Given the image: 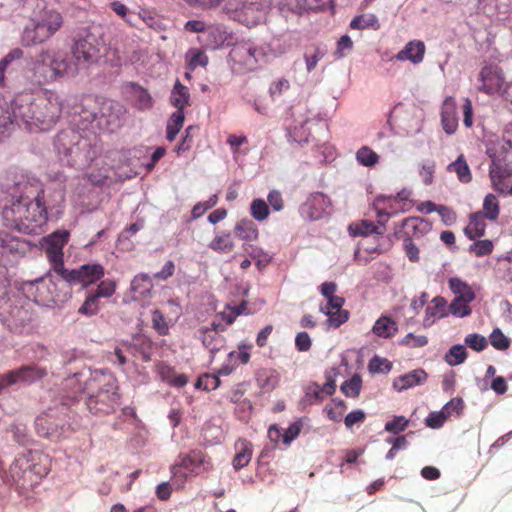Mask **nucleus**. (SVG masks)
<instances>
[{
	"label": "nucleus",
	"instance_id": "nucleus-42",
	"mask_svg": "<svg viewBox=\"0 0 512 512\" xmlns=\"http://www.w3.org/2000/svg\"><path fill=\"white\" fill-rule=\"evenodd\" d=\"M378 223L380 225H375L372 222L369 221H362L360 224L356 225L355 229L353 230V233L355 235H363L368 236L370 234H383L385 231L384 227V221L382 219H378Z\"/></svg>",
	"mask_w": 512,
	"mask_h": 512
},
{
	"label": "nucleus",
	"instance_id": "nucleus-38",
	"mask_svg": "<svg viewBox=\"0 0 512 512\" xmlns=\"http://www.w3.org/2000/svg\"><path fill=\"white\" fill-rule=\"evenodd\" d=\"M447 170L450 172H455L458 179L463 183H468L472 179L469 166L462 155H460L456 161L450 163L447 167Z\"/></svg>",
	"mask_w": 512,
	"mask_h": 512
},
{
	"label": "nucleus",
	"instance_id": "nucleus-11",
	"mask_svg": "<svg viewBox=\"0 0 512 512\" xmlns=\"http://www.w3.org/2000/svg\"><path fill=\"white\" fill-rule=\"evenodd\" d=\"M331 201L321 192L310 194L299 208V213L304 220L317 221L330 213Z\"/></svg>",
	"mask_w": 512,
	"mask_h": 512
},
{
	"label": "nucleus",
	"instance_id": "nucleus-4",
	"mask_svg": "<svg viewBox=\"0 0 512 512\" xmlns=\"http://www.w3.org/2000/svg\"><path fill=\"white\" fill-rule=\"evenodd\" d=\"M48 458L39 451L19 454L10 465L9 474L13 482L23 490L36 486L49 472Z\"/></svg>",
	"mask_w": 512,
	"mask_h": 512
},
{
	"label": "nucleus",
	"instance_id": "nucleus-44",
	"mask_svg": "<svg viewBox=\"0 0 512 512\" xmlns=\"http://www.w3.org/2000/svg\"><path fill=\"white\" fill-rule=\"evenodd\" d=\"M362 388L361 377L357 374L353 375L350 379L344 381L340 387L341 391L347 397L356 398L359 396Z\"/></svg>",
	"mask_w": 512,
	"mask_h": 512
},
{
	"label": "nucleus",
	"instance_id": "nucleus-23",
	"mask_svg": "<svg viewBox=\"0 0 512 512\" xmlns=\"http://www.w3.org/2000/svg\"><path fill=\"white\" fill-rule=\"evenodd\" d=\"M427 380V374L423 369H415L409 373L394 379L393 387L401 392L412 387L421 385Z\"/></svg>",
	"mask_w": 512,
	"mask_h": 512
},
{
	"label": "nucleus",
	"instance_id": "nucleus-59",
	"mask_svg": "<svg viewBox=\"0 0 512 512\" xmlns=\"http://www.w3.org/2000/svg\"><path fill=\"white\" fill-rule=\"evenodd\" d=\"M187 62L189 69L194 70L198 66H205L208 59L203 52L199 50H192L187 54Z\"/></svg>",
	"mask_w": 512,
	"mask_h": 512
},
{
	"label": "nucleus",
	"instance_id": "nucleus-13",
	"mask_svg": "<svg viewBox=\"0 0 512 512\" xmlns=\"http://www.w3.org/2000/svg\"><path fill=\"white\" fill-rule=\"evenodd\" d=\"M104 275V268L100 264H86L82 265L78 269L67 270L60 274V276L71 284H82L88 286Z\"/></svg>",
	"mask_w": 512,
	"mask_h": 512
},
{
	"label": "nucleus",
	"instance_id": "nucleus-50",
	"mask_svg": "<svg viewBox=\"0 0 512 512\" xmlns=\"http://www.w3.org/2000/svg\"><path fill=\"white\" fill-rule=\"evenodd\" d=\"M470 302L471 301L454 298L449 305V311L452 315L456 317H466L471 314V308L469 306Z\"/></svg>",
	"mask_w": 512,
	"mask_h": 512
},
{
	"label": "nucleus",
	"instance_id": "nucleus-22",
	"mask_svg": "<svg viewBox=\"0 0 512 512\" xmlns=\"http://www.w3.org/2000/svg\"><path fill=\"white\" fill-rule=\"evenodd\" d=\"M424 54V43L422 41L413 40L408 42L405 47L395 55V59L398 61L408 60L413 64H419L423 61Z\"/></svg>",
	"mask_w": 512,
	"mask_h": 512
},
{
	"label": "nucleus",
	"instance_id": "nucleus-29",
	"mask_svg": "<svg viewBox=\"0 0 512 512\" xmlns=\"http://www.w3.org/2000/svg\"><path fill=\"white\" fill-rule=\"evenodd\" d=\"M235 235L245 241H254L258 238L259 232L256 224L249 219H242L235 224L234 227Z\"/></svg>",
	"mask_w": 512,
	"mask_h": 512
},
{
	"label": "nucleus",
	"instance_id": "nucleus-58",
	"mask_svg": "<svg viewBox=\"0 0 512 512\" xmlns=\"http://www.w3.org/2000/svg\"><path fill=\"white\" fill-rule=\"evenodd\" d=\"M435 173V163L433 161H425L421 163L419 175L425 185H430L433 182Z\"/></svg>",
	"mask_w": 512,
	"mask_h": 512
},
{
	"label": "nucleus",
	"instance_id": "nucleus-14",
	"mask_svg": "<svg viewBox=\"0 0 512 512\" xmlns=\"http://www.w3.org/2000/svg\"><path fill=\"white\" fill-rule=\"evenodd\" d=\"M400 205L401 199L399 194L396 197L379 195L373 203L378 219H382L384 223L390 217L399 213Z\"/></svg>",
	"mask_w": 512,
	"mask_h": 512
},
{
	"label": "nucleus",
	"instance_id": "nucleus-63",
	"mask_svg": "<svg viewBox=\"0 0 512 512\" xmlns=\"http://www.w3.org/2000/svg\"><path fill=\"white\" fill-rule=\"evenodd\" d=\"M116 290V282L114 280H104L98 286L95 293H93L97 298L101 297H111Z\"/></svg>",
	"mask_w": 512,
	"mask_h": 512
},
{
	"label": "nucleus",
	"instance_id": "nucleus-31",
	"mask_svg": "<svg viewBox=\"0 0 512 512\" xmlns=\"http://www.w3.org/2000/svg\"><path fill=\"white\" fill-rule=\"evenodd\" d=\"M482 212L470 215V221L465 228V234L471 240L480 238L485 234L486 223Z\"/></svg>",
	"mask_w": 512,
	"mask_h": 512
},
{
	"label": "nucleus",
	"instance_id": "nucleus-1",
	"mask_svg": "<svg viewBox=\"0 0 512 512\" xmlns=\"http://www.w3.org/2000/svg\"><path fill=\"white\" fill-rule=\"evenodd\" d=\"M12 107L15 119L31 132L51 129L62 111L60 97L49 90L35 96L20 95L13 100Z\"/></svg>",
	"mask_w": 512,
	"mask_h": 512
},
{
	"label": "nucleus",
	"instance_id": "nucleus-17",
	"mask_svg": "<svg viewBox=\"0 0 512 512\" xmlns=\"http://www.w3.org/2000/svg\"><path fill=\"white\" fill-rule=\"evenodd\" d=\"M125 114L126 111L122 105L116 102H107L102 107L99 123L104 121L107 128L114 131L122 125Z\"/></svg>",
	"mask_w": 512,
	"mask_h": 512
},
{
	"label": "nucleus",
	"instance_id": "nucleus-18",
	"mask_svg": "<svg viewBox=\"0 0 512 512\" xmlns=\"http://www.w3.org/2000/svg\"><path fill=\"white\" fill-rule=\"evenodd\" d=\"M479 76L482 82L480 90L487 94H493L501 91L504 78L497 67H484L482 68Z\"/></svg>",
	"mask_w": 512,
	"mask_h": 512
},
{
	"label": "nucleus",
	"instance_id": "nucleus-62",
	"mask_svg": "<svg viewBox=\"0 0 512 512\" xmlns=\"http://www.w3.org/2000/svg\"><path fill=\"white\" fill-rule=\"evenodd\" d=\"M152 324L154 329L160 335H166L168 333L169 327L165 320L164 315L159 310H154L152 312Z\"/></svg>",
	"mask_w": 512,
	"mask_h": 512
},
{
	"label": "nucleus",
	"instance_id": "nucleus-12",
	"mask_svg": "<svg viewBox=\"0 0 512 512\" xmlns=\"http://www.w3.org/2000/svg\"><path fill=\"white\" fill-rule=\"evenodd\" d=\"M46 375L47 369L45 367H39L37 365L23 366L0 376V391L10 385L18 383H33Z\"/></svg>",
	"mask_w": 512,
	"mask_h": 512
},
{
	"label": "nucleus",
	"instance_id": "nucleus-39",
	"mask_svg": "<svg viewBox=\"0 0 512 512\" xmlns=\"http://www.w3.org/2000/svg\"><path fill=\"white\" fill-rule=\"evenodd\" d=\"M356 161L364 167H373L379 162V156L368 146H362L355 154Z\"/></svg>",
	"mask_w": 512,
	"mask_h": 512
},
{
	"label": "nucleus",
	"instance_id": "nucleus-15",
	"mask_svg": "<svg viewBox=\"0 0 512 512\" xmlns=\"http://www.w3.org/2000/svg\"><path fill=\"white\" fill-rule=\"evenodd\" d=\"M211 467L210 462L201 451H192L190 454L184 456L180 463L173 468V473H181V470L187 472L198 473L200 469L208 470Z\"/></svg>",
	"mask_w": 512,
	"mask_h": 512
},
{
	"label": "nucleus",
	"instance_id": "nucleus-7",
	"mask_svg": "<svg viewBox=\"0 0 512 512\" xmlns=\"http://www.w3.org/2000/svg\"><path fill=\"white\" fill-rule=\"evenodd\" d=\"M63 17L54 9H42L32 19V25L23 32V42L35 45L51 38L62 26Z\"/></svg>",
	"mask_w": 512,
	"mask_h": 512
},
{
	"label": "nucleus",
	"instance_id": "nucleus-64",
	"mask_svg": "<svg viewBox=\"0 0 512 512\" xmlns=\"http://www.w3.org/2000/svg\"><path fill=\"white\" fill-rule=\"evenodd\" d=\"M493 250V243L490 240H480L470 246V251L476 256L488 255Z\"/></svg>",
	"mask_w": 512,
	"mask_h": 512
},
{
	"label": "nucleus",
	"instance_id": "nucleus-24",
	"mask_svg": "<svg viewBox=\"0 0 512 512\" xmlns=\"http://www.w3.org/2000/svg\"><path fill=\"white\" fill-rule=\"evenodd\" d=\"M152 278L146 273H139L131 281L130 291L135 299H147L152 296Z\"/></svg>",
	"mask_w": 512,
	"mask_h": 512
},
{
	"label": "nucleus",
	"instance_id": "nucleus-34",
	"mask_svg": "<svg viewBox=\"0 0 512 512\" xmlns=\"http://www.w3.org/2000/svg\"><path fill=\"white\" fill-rule=\"evenodd\" d=\"M12 105L13 101L11 103L0 101V136L9 131L14 126V122H20L14 117Z\"/></svg>",
	"mask_w": 512,
	"mask_h": 512
},
{
	"label": "nucleus",
	"instance_id": "nucleus-41",
	"mask_svg": "<svg viewBox=\"0 0 512 512\" xmlns=\"http://www.w3.org/2000/svg\"><path fill=\"white\" fill-rule=\"evenodd\" d=\"M227 39L226 31L221 26L209 27L207 29V45L216 49L221 46Z\"/></svg>",
	"mask_w": 512,
	"mask_h": 512
},
{
	"label": "nucleus",
	"instance_id": "nucleus-30",
	"mask_svg": "<svg viewBox=\"0 0 512 512\" xmlns=\"http://www.w3.org/2000/svg\"><path fill=\"white\" fill-rule=\"evenodd\" d=\"M208 246L211 250L217 253L227 254L234 249L235 244L230 232L221 231L215 235Z\"/></svg>",
	"mask_w": 512,
	"mask_h": 512
},
{
	"label": "nucleus",
	"instance_id": "nucleus-2",
	"mask_svg": "<svg viewBox=\"0 0 512 512\" xmlns=\"http://www.w3.org/2000/svg\"><path fill=\"white\" fill-rule=\"evenodd\" d=\"M40 186L31 185L2 211L4 226L24 234H37L47 221Z\"/></svg>",
	"mask_w": 512,
	"mask_h": 512
},
{
	"label": "nucleus",
	"instance_id": "nucleus-60",
	"mask_svg": "<svg viewBox=\"0 0 512 512\" xmlns=\"http://www.w3.org/2000/svg\"><path fill=\"white\" fill-rule=\"evenodd\" d=\"M447 419L448 417L441 409L440 411H434L429 413V415L425 419V423L428 427L432 429H437L442 427Z\"/></svg>",
	"mask_w": 512,
	"mask_h": 512
},
{
	"label": "nucleus",
	"instance_id": "nucleus-33",
	"mask_svg": "<svg viewBox=\"0 0 512 512\" xmlns=\"http://www.w3.org/2000/svg\"><path fill=\"white\" fill-rule=\"evenodd\" d=\"M5 313L6 309L3 306V304L0 303V315H2L6 321H11L15 323V325H24L31 319L28 310L24 309L23 307H11V309L7 311V316L5 315Z\"/></svg>",
	"mask_w": 512,
	"mask_h": 512
},
{
	"label": "nucleus",
	"instance_id": "nucleus-56",
	"mask_svg": "<svg viewBox=\"0 0 512 512\" xmlns=\"http://www.w3.org/2000/svg\"><path fill=\"white\" fill-rule=\"evenodd\" d=\"M465 344L468 345L471 349L480 352L487 347L488 342L484 336L477 333H473L468 334L465 337Z\"/></svg>",
	"mask_w": 512,
	"mask_h": 512
},
{
	"label": "nucleus",
	"instance_id": "nucleus-20",
	"mask_svg": "<svg viewBox=\"0 0 512 512\" xmlns=\"http://www.w3.org/2000/svg\"><path fill=\"white\" fill-rule=\"evenodd\" d=\"M441 122L444 131L448 134H454L458 127V117L456 112V102L453 97H447L442 106Z\"/></svg>",
	"mask_w": 512,
	"mask_h": 512
},
{
	"label": "nucleus",
	"instance_id": "nucleus-55",
	"mask_svg": "<svg viewBox=\"0 0 512 512\" xmlns=\"http://www.w3.org/2000/svg\"><path fill=\"white\" fill-rule=\"evenodd\" d=\"M36 426H37L38 433L42 436H45L48 438L59 437V433H57V430L51 426L48 419L45 417H38L36 419Z\"/></svg>",
	"mask_w": 512,
	"mask_h": 512
},
{
	"label": "nucleus",
	"instance_id": "nucleus-26",
	"mask_svg": "<svg viewBox=\"0 0 512 512\" xmlns=\"http://www.w3.org/2000/svg\"><path fill=\"white\" fill-rule=\"evenodd\" d=\"M198 332L202 344L212 355L224 347L225 339L215 328H202Z\"/></svg>",
	"mask_w": 512,
	"mask_h": 512
},
{
	"label": "nucleus",
	"instance_id": "nucleus-53",
	"mask_svg": "<svg viewBox=\"0 0 512 512\" xmlns=\"http://www.w3.org/2000/svg\"><path fill=\"white\" fill-rule=\"evenodd\" d=\"M218 197L216 194L209 197L208 200L204 202H198L192 209L191 218L198 219L200 218L207 210L211 209L217 204Z\"/></svg>",
	"mask_w": 512,
	"mask_h": 512
},
{
	"label": "nucleus",
	"instance_id": "nucleus-5",
	"mask_svg": "<svg viewBox=\"0 0 512 512\" xmlns=\"http://www.w3.org/2000/svg\"><path fill=\"white\" fill-rule=\"evenodd\" d=\"M54 148L60 161L70 166L85 165L96 155L91 141L73 129L58 133L54 140Z\"/></svg>",
	"mask_w": 512,
	"mask_h": 512
},
{
	"label": "nucleus",
	"instance_id": "nucleus-51",
	"mask_svg": "<svg viewBox=\"0 0 512 512\" xmlns=\"http://www.w3.org/2000/svg\"><path fill=\"white\" fill-rule=\"evenodd\" d=\"M99 309V298H97V296L94 294H90L79 308L78 313L90 317L96 315Z\"/></svg>",
	"mask_w": 512,
	"mask_h": 512
},
{
	"label": "nucleus",
	"instance_id": "nucleus-40",
	"mask_svg": "<svg viewBox=\"0 0 512 512\" xmlns=\"http://www.w3.org/2000/svg\"><path fill=\"white\" fill-rule=\"evenodd\" d=\"M184 118L185 116L183 111H175L171 115L167 124L166 138L168 141H173L175 139L176 135L183 126Z\"/></svg>",
	"mask_w": 512,
	"mask_h": 512
},
{
	"label": "nucleus",
	"instance_id": "nucleus-6",
	"mask_svg": "<svg viewBox=\"0 0 512 512\" xmlns=\"http://www.w3.org/2000/svg\"><path fill=\"white\" fill-rule=\"evenodd\" d=\"M71 59L78 70L97 63L105 53V43L100 26H91L83 29L77 36L72 47Z\"/></svg>",
	"mask_w": 512,
	"mask_h": 512
},
{
	"label": "nucleus",
	"instance_id": "nucleus-32",
	"mask_svg": "<svg viewBox=\"0 0 512 512\" xmlns=\"http://www.w3.org/2000/svg\"><path fill=\"white\" fill-rule=\"evenodd\" d=\"M449 288L455 294V298L463 299L466 301H473L475 299V293L472 288L460 278H450Z\"/></svg>",
	"mask_w": 512,
	"mask_h": 512
},
{
	"label": "nucleus",
	"instance_id": "nucleus-52",
	"mask_svg": "<svg viewBox=\"0 0 512 512\" xmlns=\"http://www.w3.org/2000/svg\"><path fill=\"white\" fill-rule=\"evenodd\" d=\"M250 213L255 220L263 221L269 215L268 205L262 199H255L251 203Z\"/></svg>",
	"mask_w": 512,
	"mask_h": 512
},
{
	"label": "nucleus",
	"instance_id": "nucleus-21",
	"mask_svg": "<svg viewBox=\"0 0 512 512\" xmlns=\"http://www.w3.org/2000/svg\"><path fill=\"white\" fill-rule=\"evenodd\" d=\"M34 300L42 306H52L55 303V285L50 280H37L32 284Z\"/></svg>",
	"mask_w": 512,
	"mask_h": 512
},
{
	"label": "nucleus",
	"instance_id": "nucleus-36",
	"mask_svg": "<svg viewBox=\"0 0 512 512\" xmlns=\"http://www.w3.org/2000/svg\"><path fill=\"white\" fill-rule=\"evenodd\" d=\"M242 248L255 261V264L260 269L266 267L272 259L271 256L261 247L244 243Z\"/></svg>",
	"mask_w": 512,
	"mask_h": 512
},
{
	"label": "nucleus",
	"instance_id": "nucleus-45",
	"mask_svg": "<svg viewBox=\"0 0 512 512\" xmlns=\"http://www.w3.org/2000/svg\"><path fill=\"white\" fill-rule=\"evenodd\" d=\"M324 56H325V50L319 46H314V47L308 49L304 53V60H305L307 72H309V73L312 72L316 68L318 62L321 59H323Z\"/></svg>",
	"mask_w": 512,
	"mask_h": 512
},
{
	"label": "nucleus",
	"instance_id": "nucleus-9",
	"mask_svg": "<svg viewBox=\"0 0 512 512\" xmlns=\"http://www.w3.org/2000/svg\"><path fill=\"white\" fill-rule=\"evenodd\" d=\"M222 10L232 19L246 26L257 25L265 16V12L259 3L246 0H227L222 6Z\"/></svg>",
	"mask_w": 512,
	"mask_h": 512
},
{
	"label": "nucleus",
	"instance_id": "nucleus-10",
	"mask_svg": "<svg viewBox=\"0 0 512 512\" xmlns=\"http://www.w3.org/2000/svg\"><path fill=\"white\" fill-rule=\"evenodd\" d=\"M69 233L67 231H57L43 238L41 246L45 251L53 270L60 275L64 271L63 247L67 243Z\"/></svg>",
	"mask_w": 512,
	"mask_h": 512
},
{
	"label": "nucleus",
	"instance_id": "nucleus-37",
	"mask_svg": "<svg viewBox=\"0 0 512 512\" xmlns=\"http://www.w3.org/2000/svg\"><path fill=\"white\" fill-rule=\"evenodd\" d=\"M189 97L188 89L177 81L170 96V101L172 105L177 108V111H183L184 107L189 102Z\"/></svg>",
	"mask_w": 512,
	"mask_h": 512
},
{
	"label": "nucleus",
	"instance_id": "nucleus-49",
	"mask_svg": "<svg viewBox=\"0 0 512 512\" xmlns=\"http://www.w3.org/2000/svg\"><path fill=\"white\" fill-rule=\"evenodd\" d=\"M490 178L493 184V187L500 192L501 194L512 195V182L509 177H503L497 180V169L490 171Z\"/></svg>",
	"mask_w": 512,
	"mask_h": 512
},
{
	"label": "nucleus",
	"instance_id": "nucleus-27",
	"mask_svg": "<svg viewBox=\"0 0 512 512\" xmlns=\"http://www.w3.org/2000/svg\"><path fill=\"white\" fill-rule=\"evenodd\" d=\"M285 49L281 47L278 40H273L269 43H264L259 47H255V53L258 63H266L282 55Z\"/></svg>",
	"mask_w": 512,
	"mask_h": 512
},
{
	"label": "nucleus",
	"instance_id": "nucleus-19",
	"mask_svg": "<svg viewBox=\"0 0 512 512\" xmlns=\"http://www.w3.org/2000/svg\"><path fill=\"white\" fill-rule=\"evenodd\" d=\"M25 243L7 232L0 231V261L12 255L24 253Z\"/></svg>",
	"mask_w": 512,
	"mask_h": 512
},
{
	"label": "nucleus",
	"instance_id": "nucleus-16",
	"mask_svg": "<svg viewBox=\"0 0 512 512\" xmlns=\"http://www.w3.org/2000/svg\"><path fill=\"white\" fill-rule=\"evenodd\" d=\"M229 56L233 62L241 65L246 70H253L258 64L255 47L246 43L234 46Z\"/></svg>",
	"mask_w": 512,
	"mask_h": 512
},
{
	"label": "nucleus",
	"instance_id": "nucleus-48",
	"mask_svg": "<svg viewBox=\"0 0 512 512\" xmlns=\"http://www.w3.org/2000/svg\"><path fill=\"white\" fill-rule=\"evenodd\" d=\"M499 215V202L495 195L488 194L483 202V216L489 220H496Z\"/></svg>",
	"mask_w": 512,
	"mask_h": 512
},
{
	"label": "nucleus",
	"instance_id": "nucleus-43",
	"mask_svg": "<svg viewBox=\"0 0 512 512\" xmlns=\"http://www.w3.org/2000/svg\"><path fill=\"white\" fill-rule=\"evenodd\" d=\"M467 358V352L463 345L452 346L445 355V361L450 366H457L465 362Z\"/></svg>",
	"mask_w": 512,
	"mask_h": 512
},
{
	"label": "nucleus",
	"instance_id": "nucleus-46",
	"mask_svg": "<svg viewBox=\"0 0 512 512\" xmlns=\"http://www.w3.org/2000/svg\"><path fill=\"white\" fill-rule=\"evenodd\" d=\"M23 57V51L20 48H14L5 57L0 60V86L5 84V72L9 65Z\"/></svg>",
	"mask_w": 512,
	"mask_h": 512
},
{
	"label": "nucleus",
	"instance_id": "nucleus-61",
	"mask_svg": "<svg viewBox=\"0 0 512 512\" xmlns=\"http://www.w3.org/2000/svg\"><path fill=\"white\" fill-rule=\"evenodd\" d=\"M490 342L498 350H505L509 347V339L498 328L491 333Z\"/></svg>",
	"mask_w": 512,
	"mask_h": 512
},
{
	"label": "nucleus",
	"instance_id": "nucleus-8",
	"mask_svg": "<svg viewBox=\"0 0 512 512\" xmlns=\"http://www.w3.org/2000/svg\"><path fill=\"white\" fill-rule=\"evenodd\" d=\"M336 290L334 282H324L320 286L321 294L327 299L326 304L320 305V311L327 316V324L332 328H338L349 317V312L342 309L344 299L335 295Z\"/></svg>",
	"mask_w": 512,
	"mask_h": 512
},
{
	"label": "nucleus",
	"instance_id": "nucleus-57",
	"mask_svg": "<svg viewBox=\"0 0 512 512\" xmlns=\"http://www.w3.org/2000/svg\"><path fill=\"white\" fill-rule=\"evenodd\" d=\"M408 423V419L404 416H395L391 421L385 424V430L393 434H398L406 429Z\"/></svg>",
	"mask_w": 512,
	"mask_h": 512
},
{
	"label": "nucleus",
	"instance_id": "nucleus-25",
	"mask_svg": "<svg viewBox=\"0 0 512 512\" xmlns=\"http://www.w3.org/2000/svg\"><path fill=\"white\" fill-rule=\"evenodd\" d=\"M446 306L447 302L443 297H435L431 304L426 307L423 326L430 327L438 318L446 317Z\"/></svg>",
	"mask_w": 512,
	"mask_h": 512
},
{
	"label": "nucleus",
	"instance_id": "nucleus-3",
	"mask_svg": "<svg viewBox=\"0 0 512 512\" xmlns=\"http://www.w3.org/2000/svg\"><path fill=\"white\" fill-rule=\"evenodd\" d=\"M30 71L36 83L47 84L74 76L78 73V68L64 52L48 49L41 50L34 57Z\"/></svg>",
	"mask_w": 512,
	"mask_h": 512
},
{
	"label": "nucleus",
	"instance_id": "nucleus-47",
	"mask_svg": "<svg viewBox=\"0 0 512 512\" xmlns=\"http://www.w3.org/2000/svg\"><path fill=\"white\" fill-rule=\"evenodd\" d=\"M160 374L164 380L175 387H183L188 382L186 375L176 374L175 371L168 366H163L161 368Z\"/></svg>",
	"mask_w": 512,
	"mask_h": 512
},
{
	"label": "nucleus",
	"instance_id": "nucleus-35",
	"mask_svg": "<svg viewBox=\"0 0 512 512\" xmlns=\"http://www.w3.org/2000/svg\"><path fill=\"white\" fill-rule=\"evenodd\" d=\"M372 331L378 337L389 338L397 332V324L391 318L382 316L375 322Z\"/></svg>",
	"mask_w": 512,
	"mask_h": 512
},
{
	"label": "nucleus",
	"instance_id": "nucleus-28",
	"mask_svg": "<svg viewBox=\"0 0 512 512\" xmlns=\"http://www.w3.org/2000/svg\"><path fill=\"white\" fill-rule=\"evenodd\" d=\"M236 454L232 464L236 470L247 466L252 458V445L246 440H238L235 443Z\"/></svg>",
	"mask_w": 512,
	"mask_h": 512
},
{
	"label": "nucleus",
	"instance_id": "nucleus-54",
	"mask_svg": "<svg viewBox=\"0 0 512 512\" xmlns=\"http://www.w3.org/2000/svg\"><path fill=\"white\" fill-rule=\"evenodd\" d=\"M377 24V18L375 15H360L352 19L350 27L352 29H366L369 27H375Z\"/></svg>",
	"mask_w": 512,
	"mask_h": 512
}]
</instances>
